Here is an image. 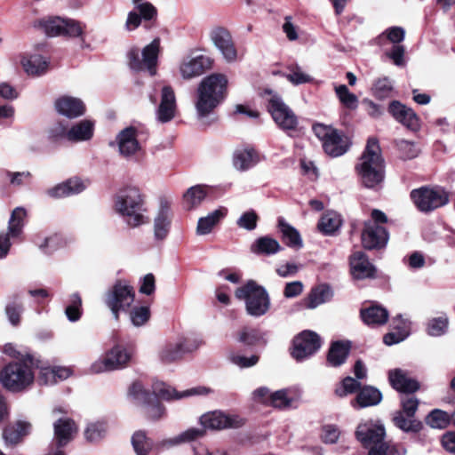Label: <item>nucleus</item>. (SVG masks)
Segmentation results:
<instances>
[{
  "instance_id": "1",
  "label": "nucleus",
  "mask_w": 455,
  "mask_h": 455,
  "mask_svg": "<svg viewBox=\"0 0 455 455\" xmlns=\"http://www.w3.org/2000/svg\"><path fill=\"white\" fill-rule=\"evenodd\" d=\"M361 183L367 188H378L385 178V162L376 139L371 138L355 165Z\"/></svg>"
},
{
  "instance_id": "2",
  "label": "nucleus",
  "mask_w": 455,
  "mask_h": 455,
  "mask_svg": "<svg viewBox=\"0 0 455 455\" xmlns=\"http://www.w3.org/2000/svg\"><path fill=\"white\" fill-rule=\"evenodd\" d=\"M114 208L130 228H138L148 222L144 196L136 187L120 190L115 197Z\"/></svg>"
},
{
  "instance_id": "3",
  "label": "nucleus",
  "mask_w": 455,
  "mask_h": 455,
  "mask_svg": "<svg viewBox=\"0 0 455 455\" xmlns=\"http://www.w3.org/2000/svg\"><path fill=\"white\" fill-rule=\"evenodd\" d=\"M228 77L224 74L214 73L205 76L196 90V109L200 117L209 115L226 98Z\"/></svg>"
},
{
  "instance_id": "4",
  "label": "nucleus",
  "mask_w": 455,
  "mask_h": 455,
  "mask_svg": "<svg viewBox=\"0 0 455 455\" xmlns=\"http://www.w3.org/2000/svg\"><path fill=\"white\" fill-rule=\"evenodd\" d=\"M386 432L384 426L371 419L359 423L355 436L366 448H370L369 455H404L403 447L384 442Z\"/></svg>"
},
{
  "instance_id": "5",
  "label": "nucleus",
  "mask_w": 455,
  "mask_h": 455,
  "mask_svg": "<svg viewBox=\"0 0 455 455\" xmlns=\"http://www.w3.org/2000/svg\"><path fill=\"white\" fill-rule=\"evenodd\" d=\"M38 367L39 361L35 357L10 363L0 371V382L11 392H22L34 383L35 369Z\"/></svg>"
},
{
  "instance_id": "6",
  "label": "nucleus",
  "mask_w": 455,
  "mask_h": 455,
  "mask_svg": "<svg viewBox=\"0 0 455 455\" xmlns=\"http://www.w3.org/2000/svg\"><path fill=\"white\" fill-rule=\"evenodd\" d=\"M238 299L245 302L248 315L259 317L264 315L270 307V299L266 289L254 281H249L236 289L235 292Z\"/></svg>"
},
{
  "instance_id": "7",
  "label": "nucleus",
  "mask_w": 455,
  "mask_h": 455,
  "mask_svg": "<svg viewBox=\"0 0 455 455\" xmlns=\"http://www.w3.org/2000/svg\"><path fill=\"white\" fill-rule=\"evenodd\" d=\"M34 27L44 32L48 36L77 37L84 35L85 25L76 20L55 16L37 20L35 21Z\"/></svg>"
},
{
  "instance_id": "8",
  "label": "nucleus",
  "mask_w": 455,
  "mask_h": 455,
  "mask_svg": "<svg viewBox=\"0 0 455 455\" xmlns=\"http://www.w3.org/2000/svg\"><path fill=\"white\" fill-rule=\"evenodd\" d=\"M265 95L267 110L277 126L284 132L295 131L299 124L298 117L282 97L271 90H266Z\"/></svg>"
},
{
  "instance_id": "9",
  "label": "nucleus",
  "mask_w": 455,
  "mask_h": 455,
  "mask_svg": "<svg viewBox=\"0 0 455 455\" xmlns=\"http://www.w3.org/2000/svg\"><path fill=\"white\" fill-rule=\"evenodd\" d=\"M132 358V351L123 345H116L109 349L103 358L92 363L90 372L94 374L112 371L125 368Z\"/></svg>"
},
{
  "instance_id": "10",
  "label": "nucleus",
  "mask_w": 455,
  "mask_h": 455,
  "mask_svg": "<svg viewBox=\"0 0 455 455\" xmlns=\"http://www.w3.org/2000/svg\"><path fill=\"white\" fill-rule=\"evenodd\" d=\"M134 291L126 281H117L106 295V305L112 312L116 320L120 313L128 312L134 302Z\"/></svg>"
},
{
  "instance_id": "11",
  "label": "nucleus",
  "mask_w": 455,
  "mask_h": 455,
  "mask_svg": "<svg viewBox=\"0 0 455 455\" xmlns=\"http://www.w3.org/2000/svg\"><path fill=\"white\" fill-rule=\"evenodd\" d=\"M313 132L322 141L324 152L330 156H340L348 150L347 139L333 127L316 124L313 126Z\"/></svg>"
},
{
  "instance_id": "12",
  "label": "nucleus",
  "mask_w": 455,
  "mask_h": 455,
  "mask_svg": "<svg viewBox=\"0 0 455 455\" xmlns=\"http://www.w3.org/2000/svg\"><path fill=\"white\" fill-rule=\"evenodd\" d=\"M160 39L155 38L142 51L132 48L128 52L129 66L136 71L148 70L151 76L156 75Z\"/></svg>"
},
{
  "instance_id": "13",
  "label": "nucleus",
  "mask_w": 455,
  "mask_h": 455,
  "mask_svg": "<svg viewBox=\"0 0 455 455\" xmlns=\"http://www.w3.org/2000/svg\"><path fill=\"white\" fill-rule=\"evenodd\" d=\"M416 207L422 212H429L448 204V194L441 188L421 187L411 192Z\"/></svg>"
},
{
  "instance_id": "14",
  "label": "nucleus",
  "mask_w": 455,
  "mask_h": 455,
  "mask_svg": "<svg viewBox=\"0 0 455 455\" xmlns=\"http://www.w3.org/2000/svg\"><path fill=\"white\" fill-rule=\"evenodd\" d=\"M112 148H116L119 155L125 159L138 156L142 148L138 140L136 128L129 126L121 130L116 136V140L109 143Z\"/></svg>"
},
{
  "instance_id": "15",
  "label": "nucleus",
  "mask_w": 455,
  "mask_h": 455,
  "mask_svg": "<svg viewBox=\"0 0 455 455\" xmlns=\"http://www.w3.org/2000/svg\"><path fill=\"white\" fill-rule=\"evenodd\" d=\"M25 216L26 211L23 208L17 207L12 212L7 232H0V259L6 258L9 254L12 246L11 239L20 235Z\"/></svg>"
},
{
  "instance_id": "16",
  "label": "nucleus",
  "mask_w": 455,
  "mask_h": 455,
  "mask_svg": "<svg viewBox=\"0 0 455 455\" xmlns=\"http://www.w3.org/2000/svg\"><path fill=\"white\" fill-rule=\"evenodd\" d=\"M321 347L320 337L314 331H304L293 339L291 356L298 362L315 354Z\"/></svg>"
},
{
  "instance_id": "17",
  "label": "nucleus",
  "mask_w": 455,
  "mask_h": 455,
  "mask_svg": "<svg viewBox=\"0 0 455 455\" xmlns=\"http://www.w3.org/2000/svg\"><path fill=\"white\" fill-rule=\"evenodd\" d=\"M199 421L204 428L210 429L238 428L244 424L243 419L239 415L226 414L219 411L203 414Z\"/></svg>"
},
{
  "instance_id": "18",
  "label": "nucleus",
  "mask_w": 455,
  "mask_h": 455,
  "mask_svg": "<svg viewBox=\"0 0 455 455\" xmlns=\"http://www.w3.org/2000/svg\"><path fill=\"white\" fill-rule=\"evenodd\" d=\"M210 39L228 63L237 60L238 53L230 32L223 27H215L210 31Z\"/></svg>"
},
{
  "instance_id": "19",
  "label": "nucleus",
  "mask_w": 455,
  "mask_h": 455,
  "mask_svg": "<svg viewBox=\"0 0 455 455\" xmlns=\"http://www.w3.org/2000/svg\"><path fill=\"white\" fill-rule=\"evenodd\" d=\"M158 12L156 7L150 2L145 1L134 5V9L127 14L124 28L127 31H133L138 28L142 21L155 22Z\"/></svg>"
},
{
  "instance_id": "20",
  "label": "nucleus",
  "mask_w": 455,
  "mask_h": 455,
  "mask_svg": "<svg viewBox=\"0 0 455 455\" xmlns=\"http://www.w3.org/2000/svg\"><path fill=\"white\" fill-rule=\"evenodd\" d=\"M209 57L198 55H188L184 57L180 64L179 70L181 77L189 80L200 76L211 67Z\"/></svg>"
},
{
  "instance_id": "21",
  "label": "nucleus",
  "mask_w": 455,
  "mask_h": 455,
  "mask_svg": "<svg viewBox=\"0 0 455 455\" xmlns=\"http://www.w3.org/2000/svg\"><path fill=\"white\" fill-rule=\"evenodd\" d=\"M388 112L392 116L407 129L417 132L420 128V120L415 111L402 104L400 101L393 100L388 106Z\"/></svg>"
},
{
  "instance_id": "22",
  "label": "nucleus",
  "mask_w": 455,
  "mask_h": 455,
  "mask_svg": "<svg viewBox=\"0 0 455 455\" xmlns=\"http://www.w3.org/2000/svg\"><path fill=\"white\" fill-rule=\"evenodd\" d=\"M54 109L59 115L68 119L80 117L84 115L86 110L85 105L81 99L70 95L58 97L54 100Z\"/></svg>"
},
{
  "instance_id": "23",
  "label": "nucleus",
  "mask_w": 455,
  "mask_h": 455,
  "mask_svg": "<svg viewBox=\"0 0 455 455\" xmlns=\"http://www.w3.org/2000/svg\"><path fill=\"white\" fill-rule=\"evenodd\" d=\"M177 103L173 89L165 85L161 91V100L156 109V116L159 123L165 124L172 121L176 115Z\"/></svg>"
},
{
  "instance_id": "24",
  "label": "nucleus",
  "mask_w": 455,
  "mask_h": 455,
  "mask_svg": "<svg viewBox=\"0 0 455 455\" xmlns=\"http://www.w3.org/2000/svg\"><path fill=\"white\" fill-rule=\"evenodd\" d=\"M152 389L155 399L158 398L164 400L181 399L191 395H207L208 393H210V389L204 387H195L179 393L172 387L166 385L162 381L154 382L152 385Z\"/></svg>"
},
{
  "instance_id": "25",
  "label": "nucleus",
  "mask_w": 455,
  "mask_h": 455,
  "mask_svg": "<svg viewBox=\"0 0 455 455\" xmlns=\"http://www.w3.org/2000/svg\"><path fill=\"white\" fill-rule=\"evenodd\" d=\"M388 235L387 230L371 221L366 222L362 233V243L366 249H376L387 244Z\"/></svg>"
},
{
  "instance_id": "26",
  "label": "nucleus",
  "mask_w": 455,
  "mask_h": 455,
  "mask_svg": "<svg viewBox=\"0 0 455 455\" xmlns=\"http://www.w3.org/2000/svg\"><path fill=\"white\" fill-rule=\"evenodd\" d=\"M54 441L57 445L56 450L67 445L77 432L75 421L68 417H60L53 423Z\"/></svg>"
},
{
  "instance_id": "27",
  "label": "nucleus",
  "mask_w": 455,
  "mask_h": 455,
  "mask_svg": "<svg viewBox=\"0 0 455 455\" xmlns=\"http://www.w3.org/2000/svg\"><path fill=\"white\" fill-rule=\"evenodd\" d=\"M89 182L74 177L47 190V195L53 198H61L79 194L85 190Z\"/></svg>"
},
{
  "instance_id": "28",
  "label": "nucleus",
  "mask_w": 455,
  "mask_h": 455,
  "mask_svg": "<svg viewBox=\"0 0 455 455\" xmlns=\"http://www.w3.org/2000/svg\"><path fill=\"white\" fill-rule=\"evenodd\" d=\"M351 274L355 279H366L375 276L376 268L362 251H356L350 257Z\"/></svg>"
},
{
  "instance_id": "29",
  "label": "nucleus",
  "mask_w": 455,
  "mask_h": 455,
  "mask_svg": "<svg viewBox=\"0 0 455 455\" xmlns=\"http://www.w3.org/2000/svg\"><path fill=\"white\" fill-rule=\"evenodd\" d=\"M172 220V212L167 202H162L154 219V235L156 240H164L168 235Z\"/></svg>"
},
{
  "instance_id": "30",
  "label": "nucleus",
  "mask_w": 455,
  "mask_h": 455,
  "mask_svg": "<svg viewBox=\"0 0 455 455\" xmlns=\"http://www.w3.org/2000/svg\"><path fill=\"white\" fill-rule=\"evenodd\" d=\"M388 379L391 386L401 393H413L419 388V382L402 369L391 370Z\"/></svg>"
},
{
  "instance_id": "31",
  "label": "nucleus",
  "mask_w": 455,
  "mask_h": 455,
  "mask_svg": "<svg viewBox=\"0 0 455 455\" xmlns=\"http://www.w3.org/2000/svg\"><path fill=\"white\" fill-rule=\"evenodd\" d=\"M185 355L183 344L180 337L178 336L174 340H168L158 350V359L163 363H172L182 358Z\"/></svg>"
},
{
  "instance_id": "32",
  "label": "nucleus",
  "mask_w": 455,
  "mask_h": 455,
  "mask_svg": "<svg viewBox=\"0 0 455 455\" xmlns=\"http://www.w3.org/2000/svg\"><path fill=\"white\" fill-rule=\"evenodd\" d=\"M382 400L381 392L371 386H365L360 388L356 397L351 401V406L355 409H361L379 404Z\"/></svg>"
},
{
  "instance_id": "33",
  "label": "nucleus",
  "mask_w": 455,
  "mask_h": 455,
  "mask_svg": "<svg viewBox=\"0 0 455 455\" xmlns=\"http://www.w3.org/2000/svg\"><path fill=\"white\" fill-rule=\"evenodd\" d=\"M94 122L84 119L69 127V142L78 143L89 141L94 135Z\"/></svg>"
},
{
  "instance_id": "34",
  "label": "nucleus",
  "mask_w": 455,
  "mask_h": 455,
  "mask_svg": "<svg viewBox=\"0 0 455 455\" xmlns=\"http://www.w3.org/2000/svg\"><path fill=\"white\" fill-rule=\"evenodd\" d=\"M228 210L225 207L218 209L208 213L204 217L199 218L196 226V234L198 235H205L210 234L212 229L220 223V221L227 215Z\"/></svg>"
},
{
  "instance_id": "35",
  "label": "nucleus",
  "mask_w": 455,
  "mask_h": 455,
  "mask_svg": "<svg viewBox=\"0 0 455 455\" xmlns=\"http://www.w3.org/2000/svg\"><path fill=\"white\" fill-rule=\"evenodd\" d=\"M388 311L379 305H372L361 310V317L363 323L371 327L385 324L388 320Z\"/></svg>"
},
{
  "instance_id": "36",
  "label": "nucleus",
  "mask_w": 455,
  "mask_h": 455,
  "mask_svg": "<svg viewBox=\"0 0 455 455\" xmlns=\"http://www.w3.org/2000/svg\"><path fill=\"white\" fill-rule=\"evenodd\" d=\"M393 328L397 331L388 332L383 338L384 343L387 346L397 344L409 336L410 322L398 315L393 319Z\"/></svg>"
},
{
  "instance_id": "37",
  "label": "nucleus",
  "mask_w": 455,
  "mask_h": 455,
  "mask_svg": "<svg viewBox=\"0 0 455 455\" xmlns=\"http://www.w3.org/2000/svg\"><path fill=\"white\" fill-rule=\"evenodd\" d=\"M32 425L26 420H18L14 425L7 427L3 433L6 443L17 444L31 432Z\"/></svg>"
},
{
  "instance_id": "38",
  "label": "nucleus",
  "mask_w": 455,
  "mask_h": 455,
  "mask_svg": "<svg viewBox=\"0 0 455 455\" xmlns=\"http://www.w3.org/2000/svg\"><path fill=\"white\" fill-rule=\"evenodd\" d=\"M259 162V156L252 148L236 150L233 156V164L236 170L246 171Z\"/></svg>"
},
{
  "instance_id": "39",
  "label": "nucleus",
  "mask_w": 455,
  "mask_h": 455,
  "mask_svg": "<svg viewBox=\"0 0 455 455\" xmlns=\"http://www.w3.org/2000/svg\"><path fill=\"white\" fill-rule=\"evenodd\" d=\"M209 188L205 185H196L189 188L183 196L184 206L188 210L198 207L205 199Z\"/></svg>"
},
{
  "instance_id": "40",
  "label": "nucleus",
  "mask_w": 455,
  "mask_h": 455,
  "mask_svg": "<svg viewBox=\"0 0 455 455\" xmlns=\"http://www.w3.org/2000/svg\"><path fill=\"white\" fill-rule=\"evenodd\" d=\"M21 65L25 72L29 76H41L48 68V60L39 54L23 57Z\"/></svg>"
},
{
  "instance_id": "41",
  "label": "nucleus",
  "mask_w": 455,
  "mask_h": 455,
  "mask_svg": "<svg viewBox=\"0 0 455 455\" xmlns=\"http://www.w3.org/2000/svg\"><path fill=\"white\" fill-rule=\"evenodd\" d=\"M350 351V343L347 341H335L331 344L327 361L330 365L337 367L345 363Z\"/></svg>"
},
{
  "instance_id": "42",
  "label": "nucleus",
  "mask_w": 455,
  "mask_h": 455,
  "mask_svg": "<svg viewBox=\"0 0 455 455\" xmlns=\"http://www.w3.org/2000/svg\"><path fill=\"white\" fill-rule=\"evenodd\" d=\"M342 225L340 215L333 211H328L323 214L318 221L317 228L324 235L334 234Z\"/></svg>"
},
{
  "instance_id": "43",
  "label": "nucleus",
  "mask_w": 455,
  "mask_h": 455,
  "mask_svg": "<svg viewBox=\"0 0 455 455\" xmlns=\"http://www.w3.org/2000/svg\"><path fill=\"white\" fill-rule=\"evenodd\" d=\"M277 240L270 236H261L251 245V251L254 254L273 255L281 250Z\"/></svg>"
},
{
  "instance_id": "44",
  "label": "nucleus",
  "mask_w": 455,
  "mask_h": 455,
  "mask_svg": "<svg viewBox=\"0 0 455 455\" xmlns=\"http://www.w3.org/2000/svg\"><path fill=\"white\" fill-rule=\"evenodd\" d=\"M278 228L282 233L283 241L289 247L301 248L303 245L301 236L299 231L289 223H287L283 218L278 220Z\"/></svg>"
},
{
  "instance_id": "45",
  "label": "nucleus",
  "mask_w": 455,
  "mask_h": 455,
  "mask_svg": "<svg viewBox=\"0 0 455 455\" xmlns=\"http://www.w3.org/2000/svg\"><path fill=\"white\" fill-rule=\"evenodd\" d=\"M128 395L134 403L144 406L155 399L153 389L150 391L146 388L140 381H135L131 385Z\"/></svg>"
},
{
  "instance_id": "46",
  "label": "nucleus",
  "mask_w": 455,
  "mask_h": 455,
  "mask_svg": "<svg viewBox=\"0 0 455 455\" xmlns=\"http://www.w3.org/2000/svg\"><path fill=\"white\" fill-rule=\"evenodd\" d=\"M332 297V291L326 285H319L311 290L307 299V307L314 309L329 301Z\"/></svg>"
},
{
  "instance_id": "47",
  "label": "nucleus",
  "mask_w": 455,
  "mask_h": 455,
  "mask_svg": "<svg viewBox=\"0 0 455 455\" xmlns=\"http://www.w3.org/2000/svg\"><path fill=\"white\" fill-rule=\"evenodd\" d=\"M108 430V422L104 419H99L90 422L85 430L84 436L88 442L97 443L103 439Z\"/></svg>"
},
{
  "instance_id": "48",
  "label": "nucleus",
  "mask_w": 455,
  "mask_h": 455,
  "mask_svg": "<svg viewBox=\"0 0 455 455\" xmlns=\"http://www.w3.org/2000/svg\"><path fill=\"white\" fill-rule=\"evenodd\" d=\"M395 425L404 432H418L421 429L422 424L415 419V416H409L403 412H395L393 417Z\"/></svg>"
},
{
  "instance_id": "49",
  "label": "nucleus",
  "mask_w": 455,
  "mask_h": 455,
  "mask_svg": "<svg viewBox=\"0 0 455 455\" xmlns=\"http://www.w3.org/2000/svg\"><path fill=\"white\" fill-rule=\"evenodd\" d=\"M132 444L136 455H148L153 448V441L143 431H137L132 435Z\"/></svg>"
},
{
  "instance_id": "50",
  "label": "nucleus",
  "mask_w": 455,
  "mask_h": 455,
  "mask_svg": "<svg viewBox=\"0 0 455 455\" xmlns=\"http://www.w3.org/2000/svg\"><path fill=\"white\" fill-rule=\"evenodd\" d=\"M287 73L283 76L293 85H299L310 83L313 78L307 74L298 64H291L287 67Z\"/></svg>"
},
{
  "instance_id": "51",
  "label": "nucleus",
  "mask_w": 455,
  "mask_h": 455,
  "mask_svg": "<svg viewBox=\"0 0 455 455\" xmlns=\"http://www.w3.org/2000/svg\"><path fill=\"white\" fill-rule=\"evenodd\" d=\"M238 340L247 346H254L259 343H266L265 333L255 328L244 327L241 330Z\"/></svg>"
},
{
  "instance_id": "52",
  "label": "nucleus",
  "mask_w": 455,
  "mask_h": 455,
  "mask_svg": "<svg viewBox=\"0 0 455 455\" xmlns=\"http://www.w3.org/2000/svg\"><path fill=\"white\" fill-rule=\"evenodd\" d=\"M334 91L339 102L347 108L354 110L358 107V98L351 92L347 85L339 84L334 86Z\"/></svg>"
},
{
  "instance_id": "53",
  "label": "nucleus",
  "mask_w": 455,
  "mask_h": 455,
  "mask_svg": "<svg viewBox=\"0 0 455 455\" xmlns=\"http://www.w3.org/2000/svg\"><path fill=\"white\" fill-rule=\"evenodd\" d=\"M150 316V309L147 306L134 307L129 311V319L134 327L144 326Z\"/></svg>"
},
{
  "instance_id": "54",
  "label": "nucleus",
  "mask_w": 455,
  "mask_h": 455,
  "mask_svg": "<svg viewBox=\"0 0 455 455\" xmlns=\"http://www.w3.org/2000/svg\"><path fill=\"white\" fill-rule=\"evenodd\" d=\"M448 317L442 315L430 319L427 323V331L430 336L439 337L443 335L448 329Z\"/></svg>"
},
{
  "instance_id": "55",
  "label": "nucleus",
  "mask_w": 455,
  "mask_h": 455,
  "mask_svg": "<svg viewBox=\"0 0 455 455\" xmlns=\"http://www.w3.org/2000/svg\"><path fill=\"white\" fill-rule=\"evenodd\" d=\"M69 127L64 121L56 122L48 130V137L52 141H69Z\"/></svg>"
},
{
  "instance_id": "56",
  "label": "nucleus",
  "mask_w": 455,
  "mask_h": 455,
  "mask_svg": "<svg viewBox=\"0 0 455 455\" xmlns=\"http://www.w3.org/2000/svg\"><path fill=\"white\" fill-rule=\"evenodd\" d=\"M65 315L70 322H76L82 315V299L78 293L69 297V304L65 309Z\"/></svg>"
},
{
  "instance_id": "57",
  "label": "nucleus",
  "mask_w": 455,
  "mask_h": 455,
  "mask_svg": "<svg viewBox=\"0 0 455 455\" xmlns=\"http://www.w3.org/2000/svg\"><path fill=\"white\" fill-rule=\"evenodd\" d=\"M405 36V30L401 27H390L387 28L381 35L377 38L379 44H383V39L387 38L390 43L399 44L403 41Z\"/></svg>"
},
{
  "instance_id": "58",
  "label": "nucleus",
  "mask_w": 455,
  "mask_h": 455,
  "mask_svg": "<svg viewBox=\"0 0 455 455\" xmlns=\"http://www.w3.org/2000/svg\"><path fill=\"white\" fill-rule=\"evenodd\" d=\"M426 420L431 427L442 429L448 426L450 418L447 412L441 410H434L427 415Z\"/></svg>"
},
{
  "instance_id": "59",
  "label": "nucleus",
  "mask_w": 455,
  "mask_h": 455,
  "mask_svg": "<svg viewBox=\"0 0 455 455\" xmlns=\"http://www.w3.org/2000/svg\"><path fill=\"white\" fill-rule=\"evenodd\" d=\"M361 388L360 382L352 377H346L340 382V385L335 389V394L339 397L347 396Z\"/></svg>"
},
{
  "instance_id": "60",
  "label": "nucleus",
  "mask_w": 455,
  "mask_h": 455,
  "mask_svg": "<svg viewBox=\"0 0 455 455\" xmlns=\"http://www.w3.org/2000/svg\"><path fill=\"white\" fill-rule=\"evenodd\" d=\"M228 358L233 364L236 365L241 369L252 367L256 365L259 360V357L257 355L246 356L243 355L235 353L230 354Z\"/></svg>"
},
{
  "instance_id": "61",
  "label": "nucleus",
  "mask_w": 455,
  "mask_h": 455,
  "mask_svg": "<svg viewBox=\"0 0 455 455\" xmlns=\"http://www.w3.org/2000/svg\"><path fill=\"white\" fill-rule=\"evenodd\" d=\"M292 401L293 400L288 395V391L286 389H281L272 393L269 405L278 409H286L291 406Z\"/></svg>"
},
{
  "instance_id": "62",
  "label": "nucleus",
  "mask_w": 455,
  "mask_h": 455,
  "mask_svg": "<svg viewBox=\"0 0 455 455\" xmlns=\"http://www.w3.org/2000/svg\"><path fill=\"white\" fill-rule=\"evenodd\" d=\"M22 312L23 305L20 302L12 301L8 303L5 307V314L10 323L13 326L19 325Z\"/></svg>"
},
{
  "instance_id": "63",
  "label": "nucleus",
  "mask_w": 455,
  "mask_h": 455,
  "mask_svg": "<svg viewBox=\"0 0 455 455\" xmlns=\"http://www.w3.org/2000/svg\"><path fill=\"white\" fill-rule=\"evenodd\" d=\"M258 219L257 213L251 210L243 212L236 220V224L241 228L251 231L256 228Z\"/></svg>"
},
{
  "instance_id": "64",
  "label": "nucleus",
  "mask_w": 455,
  "mask_h": 455,
  "mask_svg": "<svg viewBox=\"0 0 455 455\" xmlns=\"http://www.w3.org/2000/svg\"><path fill=\"white\" fill-rule=\"evenodd\" d=\"M397 148L400 151L401 156L404 159H412L419 154V149L416 145L409 140H401L397 141Z\"/></svg>"
}]
</instances>
